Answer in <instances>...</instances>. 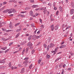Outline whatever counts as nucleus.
Masks as SVG:
<instances>
[{"mask_svg":"<svg viewBox=\"0 0 74 74\" xmlns=\"http://www.w3.org/2000/svg\"><path fill=\"white\" fill-rule=\"evenodd\" d=\"M31 26L32 27H35V25H34V24H33V23L31 25Z\"/></svg>","mask_w":74,"mask_h":74,"instance_id":"a878e982","label":"nucleus"},{"mask_svg":"<svg viewBox=\"0 0 74 74\" xmlns=\"http://www.w3.org/2000/svg\"><path fill=\"white\" fill-rule=\"evenodd\" d=\"M20 16L21 17V18H23V17H25V16L23 14H22V15H20Z\"/></svg>","mask_w":74,"mask_h":74,"instance_id":"c756f323","label":"nucleus"},{"mask_svg":"<svg viewBox=\"0 0 74 74\" xmlns=\"http://www.w3.org/2000/svg\"><path fill=\"white\" fill-rule=\"evenodd\" d=\"M31 38H32V37L31 36H30L28 37V39L29 41L31 40Z\"/></svg>","mask_w":74,"mask_h":74,"instance_id":"e433bc0d","label":"nucleus"},{"mask_svg":"<svg viewBox=\"0 0 74 74\" xmlns=\"http://www.w3.org/2000/svg\"><path fill=\"white\" fill-rule=\"evenodd\" d=\"M49 46L48 45V46H47V51H49Z\"/></svg>","mask_w":74,"mask_h":74,"instance_id":"72a5a7b5","label":"nucleus"},{"mask_svg":"<svg viewBox=\"0 0 74 74\" xmlns=\"http://www.w3.org/2000/svg\"><path fill=\"white\" fill-rule=\"evenodd\" d=\"M51 21H55V19H51Z\"/></svg>","mask_w":74,"mask_h":74,"instance_id":"e2e57ef3","label":"nucleus"},{"mask_svg":"<svg viewBox=\"0 0 74 74\" xmlns=\"http://www.w3.org/2000/svg\"><path fill=\"white\" fill-rule=\"evenodd\" d=\"M19 50L17 51L13 52V53L15 54V53H18V52H19Z\"/></svg>","mask_w":74,"mask_h":74,"instance_id":"4c0bfd02","label":"nucleus"},{"mask_svg":"<svg viewBox=\"0 0 74 74\" xmlns=\"http://www.w3.org/2000/svg\"><path fill=\"white\" fill-rule=\"evenodd\" d=\"M38 7V5H34L32 6V8H36V7Z\"/></svg>","mask_w":74,"mask_h":74,"instance_id":"ddd939ff","label":"nucleus"},{"mask_svg":"<svg viewBox=\"0 0 74 74\" xmlns=\"http://www.w3.org/2000/svg\"><path fill=\"white\" fill-rule=\"evenodd\" d=\"M64 42H62L61 43V45H63V44H64Z\"/></svg>","mask_w":74,"mask_h":74,"instance_id":"6e6d98bb","label":"nucleus"},{"mask_svg":"<svg viewBox=\"0 0 74 74\" xmlns=\"http://www.w3.org/2000/svg\"><path fill=\"white\" fill-rule=\"evenodd\" d=\"M65 1L66 3H68L69 2V0H65Z\"/></svg>","mask_w":74,"mask_h":74,"instance_id":"680f3d73","label":"nucleus"},{"mask_svg":"<svg viewBox=\"0 0 74 74\" xmlns=\"http://www.w3.org/2000/svg\"><path fill=\"white\" fill-rule=\"evenodd\" d=\"M29 59V58L28 57H26L24 59V60H27Z\"/></svg>","mask_w":74,"mask_h":74,"instance_id":"8fccbe9b","label":"nucleus"},{"mask_svg":"<svg viewBox=\"0 0 74 74\" xmlns=\"http://www.w3.org/2000/svg\"><path fill=\"white\" fill-rule=\"evenodd\" d=\"M40 37H41L40 36H35V38H36V39H38V38H40Z\"/></svg>","mask_w":74,"mask_h":74,"instance_id":"b1692460","label":"nucleus"},{"mask_svg":"<svg viewBox=\"0 0 74 74\" xmlns=\"http://www.w3.org/2000/svg\"><path fill=\"white\" fill-rule=\"evenodd\" d=\"M13 43H14L12 42L10 43L9 45V46H11V45H12V44Z\"/></svg>","mask_w":74,"mask_h":74,"instance_id":"2f4dec72","label":"nucleus"},{"mask_svg":"<svg viewBox=\"0 0 74 74\" xmlns=\"http://www.w3.org/2000/svg\"><path fill=\"white\" fill-rule=\"evenodd\" d=\"M2 40L3 41H7V40H9V39L8 38L5 39L4 38H2Z\"/></svg>","mask_w":74,"mask_h":74,"instance_id":"423d86ee","label":"nucleus"},{"mask_svg":"<svg viewBox=\"0 0 74 74\" xmlns=\"http://www.w3.org/2000/svg\"><path fill=\"white\" fill-rule=\"evenodd\" d=\"M54 45H54V44H53L52 43L50 44V48H52V47H54Z\"/></svg>","mask_w":74,"mask_h":74,"instance_id":"dca6fc26","label":"nucleus"},{"mask_svg":"<svg viewBox=\"0 0 74 74\" xmlns=\"http://www.w3.org/2000/svg\"><path fill=\"white\" fill-rule=\"evenodd\" d=\"M66 64H64L63 66H63V68H65V67H66Z\"/></svg>","mask_w":74,"mask_h":74,"instance_id":"de8ad7c7","label":"nucleus"},{"mask_svg":"<svg viewBox=\"0 0 74 74\" xmlns=\"http://www.w3.org/2000/svg\"><path fill=\"white\" fill-rule=\"evenodd\" d=\"M7 48V47H3L1 48V49H2L3 50H5V49H6Z\"/></svg>","mask_w":74,"mask_h":74,"instance_id":"1a4fd4ad","label":"nucleus"},{"mask_svg":"<svg viewBox=\"0 0 74 74\" xmlns=\"http://www.w3.org/2000/svg\"><path fill=\"white\" fill-rule=\"evenodd\" d=\"M7 4V2H4L3 3V5H4L5 4Z\"/></svg>","mask_w":74,"mask_h":74,"instance_id":"603ef678","label":"nucleus"},{"mask_svg":"<svg viewBox=\"0 0 74 74\" xmlns=\"http://www.w3.org/2000/svg\"><path fill=\"white\" fill-rule=\"evenodd\" d=\"M12 70L13 69H17V67H13L12 66Z\"/></svg>","mask_w":74,"mask_h":74,"instance_id":"393cba45","label":"nucleus"},{"mask_svg":"<svg viewBox=\"0 0 74 74\" xmlns=\"http://www.w3.org/2000/svg\"><path fill=\"white\" fill-rule=\"evenodd\" d=\"M8 66L9 67H12V65H11V62H10L9 64H8Z\"/></svg>","mask_w":74,"mask_h":74,"instance_id":"a211bd4d","label":"nucleus"},{"mask_svg":"<svg viewBox=\"0 0 74 74\" xmlns=\"http://www.w3.org/2000/svg\"><path fill=\"white\" fill-rule=\"evenodd\" d=\"M8 51H9V49H8L6 50L5 51V53H7V52H8Z\"/></svg>","mask_w":74,"mask_h":74,"instance_id":"58836bf2","label":"nucleus"},{"mask_svg":"<svg viewBox=\"0 0 74 74\" xmlns=\"http://www.w3.org/2000/svg\"><path fill=\"white\" fill-rule=\"evenodd\" d=\"M30 7H26L25 8V10H29V9H30Z\"/></svg>","mask_w":74,"mask_h":74,"instance_id":"aec40b11","label":"nucleus"},{"mask_svg":"<svg viewBox=\"0 0 74 74\" xmlns=\"http://www.w3.org/2000/svg\"><path fill=\"white\" fill-rule=\"evenodd\" d=\"M19 35H20V33L19 32L16 35L15 38H18L19 36Z\"/></svg>","mask_w":74,"mask_h":74,"instance_id":"4468645a","label":"nucleus"},{"mask_svg":"<svg viewBox=\"0 0 74 74\" xmlns=\"http://www.w3.org/2000/svg\"><path fill=\"white\" fill-rule=\"evenodd\" d=\"M74 9H72L70 11V13L71 15H72L74 14Z\"/></svg>","mask_w":74,"mask_h":74,"instance_id":"f03ea898","label":"nucleus"},{"mask_svg":"<svg viewBox=\"0 0 74 74\" xmlns=\"http://www.w3.org/2000/svg\"><path fill=\"white\" fill-rule=\"evenodd\" d=\"M5 59L4 60H0V63H5Z\"/></svg>","mask_w":74,"mask_h":74,"instance_id":"7ed1b4c3","label":"nucleus"},{"mask_svg":"<svg viewBox=\"0 0 74 74\" xmlns=\"http://www.w3.org/2000/svg\"><path fill=\"white\" fill-rule=\"evenodd\" d=\"M9 27H10V29H12V28L13 27H12V24L11 22H10V24L9 25Z\"/></svg>","mask_w":74,"mask_h":74,"instance_id":"0eeeda50","label":"nucleus"},{"mask_svg":"<svg viewBox=\"0 0 74 74\" xmlns=\"http://www.w3.org/2000/svg\"><path fill=\"white\" fill-rule=\"evenodd\" d=\"M71 56H73V55H74V53H71Z\"/></svg>","mask_w":74,"mask_h":74,"instance_id":"5fc2aeb1","label":"nucleus"},{"mask_svg":"<svg viewBox=\"0 0 74 74\" xmlns=\"http://www.w3.org/2000/svg\"><path fill=\"white\" fill-rule=\"evenodd\" d=\"M47 58H48V59H49V58H50V56H49V55H47Z\"/></svg>","mask_w":74,"mask_h":74,"instance_id":"3c124183","label":"nucleus"},{"mask_svg":"<svg viewBox=\"0 0 74 74\" xmlns=\"http://www.w3.org/2000/svg\"><path fill=\"white\" fill-rule=\"evenodd\" d=\"M9 10H10L9 9H7L6 10H5L3 11V12L4 13H7V12H8Z\"/></svg>","mask_w":74,"mask_h":74,"instance_id":"6e6552de","label":"nucleus"},{"mask_svg":"<svg viewBox=\"0 0 74 74\" xmlns=\"http://www.w3.org/2000/svg\"><path fill=\"white\" fill-rule=\"evenodd\" d=\"M69 28H70V26H68L66 27V28L65 29V30H67V29H69Z\"/></svg>","mask_w":74,"mask_h":74,"instance_id":"ea45409f","label":"nucleus"},{"mask_svg":"<svg viewBox=\"0 0 74 74\" xmlns=\"http://www.w3.org/2000/svg\"><path fill=\"white\" fill-rule=\"evenodd\" d=\"M25 72V68H23L21 69V73H23Z\"/></svg>","mask_w":74,"mask_h":74,"instance_id":"9d476101","label":"nucleus"},{"mask_svg":"<svg viewBox=\"0 0 74 74\" xmlns=\"http://www.w3.org/2000/svg\"><path fill=\"white\" fill-rule=\"evenodd\" d=\"M50 28L51 29V30L53 31L54 30V25H50Z\"/></svg>","mask_w":74,"mask_h":74,"instance_id":"20e7f679","label":"nucleus"},{"mask_svg":"<svg viewBox=\"0 0 74 74\" xmlns=\"http://www.w3.org/2000/svg\"><path fill=\"white\" fill-rule=\"evenodd\" d=\"M32 66H33V64H31L29 66V69H32Z\"/></svg>","mask_w":74,"mask_h":74,"instance_id":"c9c22d12","label":"nucleus"},{"mask_svg":"<svg viewBox=\"0 0 74 74\" xmlns=\"http://www.w3.org/2000/svg\"><path fill=\"white\" fill-rule=\"evenodd\" d=\"M33 14V12H32V11H30V14H29L30 15H31V16H32V15Z\"/></svg>","mask_w":74,"mask_h":74,"instance_id":"4be33fe9","label":"nucleus"},{"mask_svg":"<svg viewBox=\"0 0 74 74\" xmlns=\"http://www.w3.org/2000/svg\"><path fill=\"white\" fill-rule=\"evenodd\" d=\"M21 49H22V48L21 47H20L19 49V50L18 51H21Z\"/></svg>","mask_w":74,"mask_h":74,"instance_id":"338daca9","label":"nucleus"},{"mask_svg":"<svg viewBox=\"0 0 74 74\" xmlns=\"http://www.w3.org/2000/svg\"><path fill=\"white\" fill-rule=\"evenodd\" d=\"M58 14H59V11H57L56 12V15H58Z\"/></svg>","mask_w":74,"mask_h":74,"instance_id":"49530a36","label":"nucleus"},{"mask_svg":"<svg viewBox=\"0 0 74 74\" xmlns=\"http://www.w3.org/2000/svg\"><path fill=\"white\" fill-rule=\"evenodd\" d=\"M22 30V29L21 28H20L19 29H17L16 30V32H20V31H21Z\"/></svg>","mask_w":74,"mask_h":74,"instance_id":"6ab92c4d","label":"nucleus"},{"mask_svg":"<svg viewBox=\"0 0 74 74\" xmlns=\"http://www.w3.org/2000/svg\"><path fill=\"white\" fill-rule=\"evenodd\" d=\"M41 60H42V58L40 59V60H38V64H40V63H41Z\"/></svg>","mask_w":74,"mask_h":74,"instance_id":"2eb2a0df","label":"nucleus"},{"mask_svg":"<svg viewBox=\"0 0 74 74\" xmlns=\"http://www.w3.org/2000/svg\"><path fill=\"white\" fill-rule=\"evenodd\" d=\"M35 15L36 16H38V14L36 13Z\"/></svg>","mask_w":74,"mask_h":74,"instance_id":"0e129e2a","label":"nucleus"},{"mask_svg":"<svg viewBox=\"0 0 74 74\" xmlns=\"http://www.w3.org/2000/svg\"><path fill=\"white\" fill-rule=\"evenodd\" d=\"M66 47V45H63L60 46L59 47V48L60 49L63 48H64V47Z\"/></svg>","mask_w":74,"mask_h":74,"instance_id":"39448f33","label":"nucleus"},{"mask_svg":"<svg viewBox=\"0 0 74 74\" xmlns=\"http://www.w3.org/2000/svg\"><path fill=\"white\" fill-rule=\"evenodd\" d=\"M71 5H72V8H74V4L73 3H71Z\"/></svg>","mask_w":74,"mask_h":74,"instance_id":"f704fd0d","label":"nucleus"},{"mask_svg":"<svg viewBox=\"0 0 74 74\" xmlns=\"http://www.w3.org/2000/svg\"><path fill=\"white\" fill-rule=\"evenodd\" d=\"M71 68H69L68 69V70H71Z\"/></svg>","mask_w":74,"mask_h":74,"instance_id":"774afa93","label":"nucleus"},{"mask_svg":"<svg viewBox=\"0 0 74 74\" xmlns=\"http://www.w3.org/2000/svg\"><path fill=\"white\" fill-rule=\"evenodd\" d=\"M47 53V52L45 51L43 52L44 55H46Z\"/></svg>","mask_w":74,"mask_h":74,"instance_id":"a18cd8bd","label":"nucleus"},{"mask_svg":"<svg viewBox=\"0 0 74 74\" xmlns=\"http://www.w3.org/2000/svg\"><path fill=\"white\" fill-rule=\"evenodd\" d=\"M10 11H12V12H16V10H12V9H10Z\"/></svg>","mask_w":74,"mask_h":74,"instance_id":"5701e85b","label":"nucleus"},{"mask_svg":"<svg viewBox=\"0 0 74 74\" xmlns=\"http://www.w3.org/2000/svg\"><path fill=\"white\" fill-rule=\"evenodd\" d=\"M43 46L44 48H47V45L45 44H44Z\"/></svg>","mask_w":74,"mask_h":74,"instance_id":"79ce46f5","label":"nucleus"},{"mask_svg":"<svg viewBox=\"0 0 74 74\" xmlns=\"http://www.w3.org/2000/svg\"><path fill=\"white\" fill-rule=\"evenodd\" d=\"M59 66L60 68H61L62 67V64H60L59 65Z\"/></svg>","mask_w":74,"mask_h":74,"instance_id":"473e14b6","label":"nucleus"},{"mask_svg":"<svg viewBox=\"0 0 74 74\" xmlns=\"http://www.w3.org/2000/svg\"><path fill=\"white\" fill-rule=\"evenodd\" d=\"M20 24V23H18L16 24L15 25V26H18V25H19Z\"/></svg>","mask_w":74,"mask_h":74,"instance_id":"7c9ffc66","label":"nucleus"},{"mask_svg":"<svg viewBox=\"0 0 74 74\" xmlns=\"http://www.w3.org/2000/svg\"><path fill=\"white\" fill-rule=\"evenodd\" d=\"M48 5H49V6H51V3H49L48 4Z\"/></svg>","mask_w":74,"mask_h":74,"instance_id":"4d7b16f0","label":"nucleus"},{"mask_svg":"<svg viewBox=\"0 0 74 74\" xmlns=\"http://www.w3.org/2000/svg\"><path fill=\"white\" fill-rule=\"evenodd\" d=\"M54 10H57V8L56 7H54Z\"/></svg>","mask_w":74,"mask_h":74,"instance_id":"bf43d9fd","label":"nucleus"},{"mask_svg":"<svg viewBox=\"0 0 74 74\" xmlns=\"http://www.w3.org/2000/svg\"><path fill=\"white\" fill-rule=\"evenodd\" d=\"M25 36H29V34H25Z\"/></svg>","mask_w":74,"mask_h":74,"instance_id":"052dcab7","label":"nucleus"},{"mask_svg":"<svg viewBox=\"0 0 74 74\" xmlns=\"http://www.w3.org/2000/svg\"><path fill=\"white\" fill-rule=\"evenodd\" d=\"M28 47H30V49H33V44L32 43H31V42H28V44L27 45Z\"/></svg>","mask_w":74,"mask_h":74,"instance_id":"f257e3e1","label":"nucleus"},{"mask_svg":"<svg viewBox=\"0 0 74 74\" xmlns=\"http://www.w3.org/2000/svg\"><path fill=\"white\" fill-rule=\"evenodd\" d=\"M57 29H58V27L57 26H55V30H57Z\"/></svg>","mask_w":74,"mask_h":74,"instance_id":"cd10ccee","label":"nucleus"},{"mask_svg":"<svg viewBox=\"0 0 74 74\" xmlns=\"http://www.w3.org/2000/svg\"><path fill=\"white\" fill-rule=\"evenodd\" d=\"M5 8V7L4 6L1 9H0V11H2V10H4V8Z\"/></svg>","mask_w":74,"mask_h":74,"instance_id":"c85d7f7f","label":"nucleus"},{"mask_svg":"<svg viewBox=\"0 0 74 74\" xmlns=\"http://www.w3.org/2000/svg\"><path fill=\"white\" fill-rule=\"evenodd\" d=\"M29 1L31 3H34V0H29Z\"/></svg>","mask_w":74,"mask_h":74,"instance_id":"c03bdc74","label":"nucleus"},{"mask_svg":"<svg viewBox=\"0 0 74 74\" xmlns=\"http://www.w3.org/2000/svg\"><path fill=\"white\" fill-rule=\"evenodd\" d=\"M51 41V38H49L48 40V42H49Z\"/></svg>","mask_w":74,"mask_h":74,"instance_id":"a19ab883","label":"nucleus"},{"mask_svg":"<svg viewBox=\"0 0 74 74\" xmlns=\"http://www.w3.org/2000/svg\"><path fill=\"white\" fill-rule=\"evenodd\" d=\"M25 49H24L23 50V52H22V55H23L24 54V53H25Z\"/></svg>","mask_w":74,"mask_h":74,"instance_id":"412c9836","label":"nucleus"},{"mask_svg":"<svg viewBox=\"0 0 74 74\" xmlns=\"http://www.w3.org/2000/svg\"><path fill=\"white\" fill-rule=\"evenodd\" d=\"M10 9H9V11H9V12H8V14H11V13H12V11L10 10Z\"/></svg>","mask_w":74,"mask_h":74,"instance_id":"bb28decb","label":"nucleus"},{"mask_svg":"<svg viewBox=\"0 0 74 74\" xmlns=\"http://www.w3.org/2000/svg\"><path fill=\"white\" fill-rule=\"evenodd\" d=\"M58 68V66L56 65V66L55 69H57Z\"/></svg>","mask_w":74,"mask_h":74,"instance_id":"13d9d810","label":"nucleus"},{"mask_svg":"<svg viewBox=\"0 0 74 74\" xmlns=\"http://www.w3.org/2000/svg\"><path fill=\"white\" fill-rule=\"evenodd\" d=\"M59 9L61 12H62V11H63V9H62V7L60 6L59 7Z\"/></svg>","mask_w":74,"mask_h":74,"instance_id":"f8f14e48","label":"nucleus"},{"mask_svg":"<svg viewBox=\"0 0 74 74\" xmlns=\"http://www.w3.org/2000/svg\"><path fill=\"white\" fill-rule=\"evenodd\" d=\"M13 2L14 3H17V1L15 0H14V1H13Z\"/></svg>","mask_w":74,"mask_h":74,"instance_id":"864d4df0","label":"nucleus"},{"mask_svg":"<svg viewBox=\"0 0 74 74\" xmlns=\"http://www.w3.org/2000/svg\"><path fill=\"white\" fill-rule=\"evenodd\" d=\"M26 42V41H24L23 42H22L21 43V45H24V44H25Z\"/></svg>","mask_w":74,"mask_h":74,"instance_id":"9b49d317","label":"nucleus"},{"mask_svg":"<svg viewBox=\"0 0 74 74\" xmlns=\"http://www.w3.org/2000/svg\"><path fill=\"white\" fill-rule=\"evenodd\" d=\"M64 74V70L62 71V72L61 74Z\"/></svg>","mask_w":74,"mask_h":74,"instance_id":"69168bd1","label":"nucleus"},{"mask_svg":"<svg viewBox=\"0 0 74 74\" xmlns=\"http://www.w3.org/2000/svg\"><path fill=\"white\" fill-rule=\"evenodd\" d=\"M61 59V57H58L55 60V62H57L58 60L59 59Z\"/></svg>","mask_w":74,"mask_h":74,"instance_id":"f3484780","label":"nucleus"},{"mask_svg":"<svg viewBox=\"0 0 74 74\" xmlns=\"http://www.w3.org/2000/svg\"><path fill=\"white\" fill-rule=\"evenodd\" d=\"M12 31V30H8L7 31V32H11Z\"/></svg>","mask_w":74,"mask_h":74,"instance_id":"09e8293b","label":"nucleus"},{"mask_svg":"<svg viewBox=\"0 0 74 74\" xmlns=\"http://www.w3.org/2000/svg\"><path fill=\"white\" fill-rule=\"evenodd\" d=\"M34 52H35L34 50H32V54H33Z\"/></svg>","mask_w":74,"mask_h":74,"instance_id":"37998d69","label":"nucleus"}]
</instances>
